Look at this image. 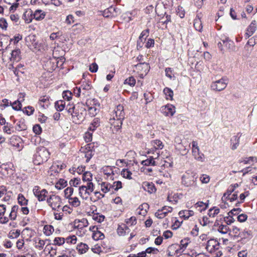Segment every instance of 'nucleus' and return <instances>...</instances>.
<instances>
[{
	"instance_id": "1",
	"label": "nucleus",
	"mask_w": 257,
	"mask_h": 257,
	"mask_svg": "<svg viewBox=\"0 0 257 257\" xmlns=\"http://www.w3.org/2000/svg\"><path fill=\"white\" fill-rule=\"evenodd\" d=\"M66 110L71 115L72 121L76 124L82 122L86 115L85 106L83 103H78L75 105L73 104H68Z\"/></svg>"
},
{
	"instance_id": "2",
	"label": "nucleus",
	"mask_w": 257,
	"mask_h": 257,
	"mask_svg": "<svg viewBox=\"0 0 257 257\" xmlns=\"http://www.w3.org/2000/svg\"><path fill=\"white\" fill-rule=\"evenodd\" d=\"M50 153L44 147H39L37 149L36 153L34 155V163L36 165H40L46 162L49 159Z\"/></svg>"
},
{
	"instance_id": "3",
	"label": "nucleus",
	"mask_w": 257,
	"mask_h": 257,
	"mask_svg": "<svg viewBox=\"0 0 257 257\" xmlns=\"http://www.w3.org/2000/svg\"><path fill=\"white\" fill-rule=\"evenodd\" d=\"M197 177L194 173L186 172L182 176L181 183L185 187H191L196 185Z\"/></svg>"
},
{
	"instance_id": "4",
	"label": "nucleus",
	"mask_w": 257,
	"mask_h": 257,
	"mask_svg": "<svg viewBox=\"0 0 257 257\" xmlns=\"http://www.w3.org/2000/svg\"><path fill=\"white\" fill-rule=\"evenodd\" d=\"M47 202L53 210L57 211H58L62 203L61 198L55 195H51L50 197L47 199Z\"/></svg>"
},
{
	"instance_id": "5",
	"label": "nucleus",
	"mask_w": 257,
	"mask_h": 257,
	"mask_svg": "<svg viewBox=\"0 0 257 257\" xmlns=\"http://www.w3.org/2000/svg\"><path fill=\"white\" fill-rule=\"evenodd\" d=\"M227 83L224 78L213 81L211 83L210 87L212 90L216 91H220L224 90L227 86Z\"/></svg>"
},
{
	"instance_id": "6",
	"label": "nucleus",
	"mask_w": 257,
	"mask_h": 257,
	"mask_svg": "<svg viewBox=\"0 0 257 257\" xmlns=\"http://www.w3.org/2000/svg\"><path fill=\"white\" fill-rule=\"evenodd\" d=\"M88 224V222L86 218H82L80 220H75L74 221V226L80 230L81 233L80 235L85 233L86 230L85 228L87 227Z\"/></svg>"
},
{
	"instance_id": "7",
	"label": "nucleus",
	"mask_w": 257,
	"mask_h": 257,
	"mask_svg": "<svg viewBox=\"0 0 257 257\" xmlns=\"http://www.w3.org/2000/svg\"><path fill=\"white\" fill-rule=\"evenodd\" d=\"M219 247V242L214 239H211L208 240L205 244V248L210 253L214 252L218 250Z\"/></svg>"
},
{
	"instance_id": "8",
	"label": "nucleus",
	"mask_w": 257,
	"mask_h": 257,
	"mask_svg": "<svg viewBox=\"0 0 257 257\" xmlns=\"http://www.w3.org/2000/svg\"><path fill=\"white\" fill-rule=\"evenodd\" d=\"M93 144H88L86 145L84 148H82L80 150L81 152L84 155L86 159V162H88L93 155Z\"/></svg>"
},
{
	"instance_id": "9",
	"label": "nucleus",
	"mask_w": 257,
	"mask_h": 257,
	"mask_svg": "<svg viewBox=\"0 0 257 257\" xmlns=\"http://www.w3.org/2000/svg\"><path fill=\"white\" fill-rule=\"evenodd\" d=\"M93 191L92 186L90 185L87 186V187L84 186L79 187V194L80 197L83 199L87 200Z\"/></svg>"
},
{
	"instance_id": "10",
	"label": "nucleus",
	"mask_w": 257,
	"mask_h": 257,
	"mask_svg": "<svg viewBox=\"0 0 257 257\" xmlns=\"http://www.w3.org/2000/svg\"><path fill=\"white\" fill-rule=\"evenodd\" d=\"M162 113L166 116H173L176 112L175 107L170 104H168L161 107Z\"/></svg>"
},
{
	"instance_id": "11",
	"label": "nucleus",
	"mask_w": 257,
	"mask_h": 257,
	"mask_svg": "<svg viewBox=\"0 0 257 257\" xmlns=\"http://www.w3.org/2000/svg\"><path fill=\"white\" fill-rule=\"evenodd\" d=\"M136 69L140 71V77L143 78L149 71L150 66L147 63H139L136 65Z\"/></svg>"
},
{
	"instance_id": "12",
	"label": "nucleus",
	"mask_w": 257,
	"mask_h": 257,
	"mask_svg": "<svg viewBox=\"0 0 257 257\" xmlns=\"http://www.w3.org/2000/svg\"><path fill=\"white\" fill-rule=\"evenodd\" d=\"M91 87L90 83L89 82L83 83L81 85V95L84 98H87L90 96Z\"/></svg>"
},
{
	"instance_id": "13",
	"label": "nucleus",
	"mask_w": 257,
	"mask_h": 257,
	"mask_svg": "<svg viewBox=\"0 0 257 257\" xmlns=\"http://www.w3.org/2000/svg\"><path fill=\"white\" fill-rule=\"evenodd\" d=\"M114 116L115 117L123 119L124 118V108L122 105H118L114 109L112 114V117Z\"/></svg>"
},
{
	"instance_id": "14",
	"label": "nucleus",
	"mask_w": 257,
	"mask_h": 257,
	"mask_svg": "<svg viewBox=\"0 0 257 257\" xmlns=\"http://www.w3.org/2000/svg\"><path fill=\"white\" fill-rule=\"evenodd\" d=\"M257 29V23L255 21H252L250 24L248 26L245 33V38H248L252 36Z\"/></svg>"
},
{
	"instance_id": "15",
	"label": "nucleus",
	"mask_w": 257,
	"mask_h": 257,
	"mask_svg": "<svg viewBox=\"0 0 257 257\" xmlns=\"http://www.w3.org/2000/svg\"><path fill=\"white\" fill-rule=\"evenodd\" d=\"M123 119L116 118L113 116L112 118H110L109 123L111 125V128L115 129L116 131L119 130L122 125V121ZM113 130H112L113 131Z\"/></svg>"
},
{
	"instance_id": "16",
	"label": "nucleus",
	"mask_w": 257,
	"mask_h": 257,
	"mask_svg": "<svg viewBox=\"0 0 257 257\" xmlns=\"http://www.w3.org/2000/svg\"><path fill=\"white\" fill-rule=\"evenodd\" d=\"M151 145L153 148L148 152V154L153 152L154 151L162 149L164 147L162 142L158 140H154L152 141Z\"/></svg>"
},
{
	"instance_id": "17",
	"label": "nucleus",
	"mask_w": 257,
	"mask_h": 257,
	"mask_svg": "<svg viewBox=\"0 0 257 257\" xmlns=\"http://www.w3.org/2000/svg\"><path fill=\"white\" fill-rule=\"evenodd\" d=\"M20 50L19 49H16L12 51L11 52V57L10 60L12 62H18L21 59Z\"/></svg>"
},
{
	"instance_id": "18",
	"label": "nucleus",
	"mask_w": 257,
	"mask_h": 257,
	"mask_svg": "<svg viewBox=\"0 0 257 257\" xmlns=\"http://www.w3.org/2000/svg\"><path fill=\"white\" fill-rule=\"evenodd\" d=\"M194 211L191 210H183L179 212L180 217L183 218L184 219H188L190 217L194 215Z\"/></svg>"
},
{
	"instance_id": "19",
	"label": "nucleus",
	"mask_w": 257,
	"mask_h": 257,
	"mask_svg": "<svg viewBox=\"0 0 257 257\" xmlns=\"http://www.w3.org/2000/svg\"><path fill=\"white\" fill-rule=\"evenodd\" d=\"M10 144L13 146L14 147H16L18 149H20L21 148V146L20 145V144L21 142V138L17 136H13L10 138Z\"/></svg>"
},
{
	"instance_id": "20",
	"label": "nucleus",
	"mask_w": 257,
	"mask_h": 257,
	"mask_svg": "<svg viewBox=\"0 0 257 257\" xmlns=\"http://www.w3.org/2000/svg\"><path fill=\"white\" fill-rule=\"evenodd\" d=\"M12 172V169L8 167L7 165L4 164L0 166V174L3 176L6 177L10 174H11Z\"/></svg>"
},
{
	"instance_id": "21",
	"label": "nucleus",
	"mask_w": 257,
	"mask_h": 257,
	"mask_svg": "<svg viewBox=\"0 0 257 257\" xmlns=\"http://www.w3.org/2000/svg\"><path fill=\"white\" fill-rule=\"evenodd\" d=\"M192 155L194 158L198 161L203 162L204 161V155L200 153L199 149L192 150Z\"/></svg>"
},
{
	"instance_id": "22",
	"label": "nucleus",
	"mask_w": 257,
	"mask_h": 257,
	"mask_svg": "<svg viewBox=\"0 0 257 257\" xmlns=\"http://www.w3.org/2000/svg\"><path fill=\"white\" fill-rule=\"evenodd\" d=\"M45 15V13L43 11L37 10L33 14V19L34 18L37 21H41L44 19Z\"/></svg>"
},
{
	"instance_id": "23",
	"label": "nucleus",
	"mask_w": 257,
	"mask_h": 257,
	"mask_svg": "<svg viewBox=\"0 0 257 257\" xmlns=\"http://www.w3.org/2000/svg\"><path fill=\"white\" fill-rule=\"evenodd\" d=\"M34 242L35 247L40 250L43 249L46 240L41 239L40 238H35L34 239Z\"/></svg>"
},
{
	"instance_id": "24",
	"label": "nucleus",
	"mask_w": 257,
	"mask_h": 257,
	"mask_svg": "<svg viewBox=\"0 0 257 257\" xmlns=\"http://www.w3.org/2000/svg\"><path fill=\"white\" fill-rule=\"evenodd\" d=\"M101 190L104 193H106L109 192H113L111 184L107 182H102L100 184Z\"/></svg>"
},
{
	"instance_id": "25",
	"label": "nucleus",
	"mask_w": 257,
	"mask_h": 257,
	"mask_svg": "<svg viewBox=\"0 0 257 257\" xmlns=\"http://www.w3.org/2000/svg\"><path fill=\"white\" fill-rule=\"evenodd\" d=\"M55 63L56 60L54 59L52 60H48L45 64V66L46 67V69H47V70L49 71L54 70L56 68Z\"/></svg>"
},
{
	"instance_id": "26",
	"label": "nucleus",
	"mask_w": 257,
	"mask_h": 257,
	"mask_svg": "<svg viewBox=\"0 0 257 257\" xmlns=\"http://www.w3.org/2000/svg\"><path fill=\"white\" fill-rule=\"evenodd\" d=\"M88 249V246L86 244L82 242L78 244L77 246V249L80 254L85 253Z\"/></svg>"
},
{
	"instance_id": "27",
	"label": "nucleus",
	"mask_w": 257,
	"mask_h": 257,
	"mask_svg": "<svg viewBox=\"0 0 257 257\" xmlns=\"http://www.w3.org/2000/svg\"><path fill=\"white\" fill-rule=\"evenodd\" d=\"M144 189L150 193H152L156 191L154 185L152 183L145 182L143 184Z\"/></svg>"
},
{
	"instance_id": "28",
	"label": "nucleus",
	"mask_w": 257,
	"mask_h": 257,
	"mask_svg": "<svg viewBox=\"0 0 257 257\" xmlns=\"http://www.w3.org/2000/svg\"><path fill=\"white\" fill-rule=\"evenodd\" d=\"M23 19L27 24L30 23L33 20V13L31 10H28L23 15Z\"/></svg>"
},
{
	"instance_id": "29",
	"label": "nucleus",
	"mask_w": 257,
	"mask_h": 257,
	"mask_svg": "<svg viewBox=\"0 0 257 257\" xmlns=\"http://www.w3.org/2000/svg\"><path fill=\"white\" fill-rule=\"evenodd\" d=\"M194 27L196 30L201 32L202 30L203 26L202 23L199 17H196L194 20Z\"/></svg>"
},
{
	"instance_id": "30",
	"label": "nucleus",
	"mask_w": 257,
	"mask_h": 257,
	"mask_svg": "<svg viewBox=\"0 0 257 257\" xmlns=\"http://www.w3.org/2000/svg\"><path fill=\"white\" fill-rule=\"evenodd\" d=\"M220 212V209L217 207H214L208 210V215L209 217L214 218Z\"/></svg>"
},
{
	"instance_id": "31",
	"label": "nucleus",
	"mask_w": 257,
	"mask_h": 257,
	"mask_svg": "<svg viewBox=\"0 0 257 257\" xmlns=\"http://www.w3.org/2000/svg\"><path fill=\"white\" fill-rule=\"evenodd\" d=\"M54 231V227L51 225H46L43 228V232L46 236H50Z\"/></svg>"
},
{
	"instance_id": "32",
	"label": "nucleus",
	"mask_w": 257,
	"mask_h": 257,
	"mask_svg": "<svg viewBox=\"0 0 257 257\" xmlns=\"http://www.w3.org/2000/svg\"><path fill=\"white\" fill-rule=\"evenodd\" d=\"M68 202L74 207H77L80 205V201L77 197H71L68 199Z\"/></svg>"
},
{
	"instance_id": "33",
	"label": "nucleus",
	"mask_w": 257,
	"mask_h": 257,
	"mask_svg": "<svg viewBox=\"0 0 257 257\" xmlns=\"http://www.w3.org/2000/svg\"><path fill=\"white\" fill-rule=\"evenodd\" d=\"M65 106V102L63 100H59L55 103V107L57 111H62Z\"/></svg>"
},
{
	"instance_id": "34",
	"label": "nucleus",
	"mask_w": 257,
	"mask_h": 257,
	"mask_svg": "<svg viewBox=\"0 0 257 257\" xmlns=\"http://www.w3.org/2000/svg\"><path fill=\"white\" fill-rule=\"evenodd\" d=\"M195 207L196 208L198 209L199 211L201 212L207 209L208 207V204L199 201L195 204Z\"/></svg>"
},
{
	"instance_id": "35",
	"label": "nucleus",
	"mask_w": 257,
	"mask_h": 257,
	"mask_svg": "<svg viewBox=\"0 0 257 257\" xmlns=\"http://www.w3.org/2000/svg\"><path fill=\"white\" fill-rule=\"evenodd\" d=\"M163 92L166 95L167 99L173 100V91L171 89L168 87H165L164 89Z\"/></svg>"
},
{
	"instance_id": "36",
	"label": "nucleus",
	"mask_w": 257,
	"mask_h": 257,
	"mask_svg": "<svg viewBox=\"0 0 257 257\" xmlns=\"http://www.w3.org/2000/svg\"><path fill=\"white\" fill-rule=\"evenodd\" d=\"M92 237L95 240H101L104 238V235L103 233L97 230L93 233Z\"/></svg>"
},
{
	"instance_id": "37",
	"label": "nucleus",
	"mask_w": 257,
	"mask_h": 257,
	"mask_svg": "<svg viewBox=\"0 0 257 257\" xmlns=\"http://www.w3.org/2000/svg\"><path fill=\"white\" fill-rule=\"evenodd\" d=\"M48 191L44 189L41 190V192L37 195L36 197L39 201H43L45 200Z\"/></svg>"
},
{
	"instance_id": "38",
	"label": "nucleus",
	"mask_w": 257,
	"mask_h": 257,
	"mask_svg": "<svg viewBox=\"0 0 257 257\" xmlns=\"http://www.w3.org/2000/svg\"><path fill=\"white\" fill-rule=\"evenodd\" d=\"M3 131L5 133L11 135L14 132L13 127L10 123H7L3 127Z\"/></svg>"
},
{
	"instance_id": "39",
	"label": "nucleus",
	"mask_w": 257,
	"mask_h": 257,
	"mask_svg": "<svg viewBox=\"0 0 257 257\" xmlns=\"http://www.w3.org/2000/svg\"><path fill=\"white\" fill-rule=\"evenodd\" d=\"M49 103H50L49 98L48 97L46 96L41 97L39 101V104H40V105L43 107H45L44 104H45L46 106H48Z\"/></svg>"
},
{
	"instance_id": "40",
	"label": "nucleus",
	"mask_w": 257,
	"mask_h": 257,
	"mask_svg": "<svg viewBox=\"0 0 257 257\" xmlns=\"http://www.w3.org/2000/svg\"><path fill=\"white\" fill-rule=\"evenodd\" d=\"M92 175L90 172H85L83 174L82 180L84 182L85 181L92 182Z\"/></svg>"
},
{
	"instance_id": "41",
	"label": "nucleus",
	"mask_w": 257,
	"mask_h": 257,
	"mask_svg": "<svg viewBox=\"0 0 257 257\" xmlns=\"http://www.w3.org/2000/svg\"><path fill=\"white\" fill-rule=\"evenodd\" d=\"M85 168V167L83 166H78L77 168L73 167L71 169H70L69 171L71 173H73L76 172L78 174H80L84 171Z\"/></svg>"
},
{
	"instance_id": "42",
	"label": "nucleus",
	"mask_w": 257,
	"mask_h": 257,
	"mask_svg": "<svg viewBox=\"0 0 257 257\" xmlns=\"http://www.w3.org/2000/svg\"><path fill=\"white\" fill-rule=\"evenodd\" d=\"M74 189L71 187H67L64 190V195L66 198L69 199L73 194Z\"/></svg>"
},
{
	"instance_id": "43",
	"label": "nucleus",
	"mask_w": 257,
	"mask_h": 257,
	"mask_svg": "<svg viewBox=\"0 0 257 257\" xmlns=\"http://www.w3.org/2000/svg\"><path fill=\"white\" fill-rule=\"evenodd\" d=\"M65 239L63 237H55L53 240V244L60 246L65 243Z\"/></svg>"
},
{
	"instance_id": "44",
	"label": "nucleus",
	"mask_w": 257,
	"mask_h": 257,
	"mask_svg": "<svg viewBox=\"0 0 257 257\" xmlns=\"http://www.w3.org/2000/svg\"><path fill=\"white\" fill-rule=\"evenodd\" d=\"M20 99V97L19 98L17 101L14 102L12 104L13 108L15 110H19L21 109L22 105L21 103V100Z\"/></svg>"
},
{
	"instance_id": "45",
	"label": "nucleus",
	"mask_w": 257,
	"mask_h": 257,
	"mask_svg": "<svg viewBox=\"0 0 257 257\" xmlns=\"http://www.w3.org/2000/svg\"><path fill=\"white\" fill-rule=\"evenodd\" d=\"M66 185L67 182L64 179H60L55 185V187L59 190H61L66 187Z\"/></svg>"
},
{
	"instance_id": "46",
	"label": "nucleus",
	"mask_w": 257,
	"mask_h": 257,
	"mask_svg": "<svg viewBox=\"0 0 257 257\" xmlns=\"http://www.w3.org/2000/svg\"><path fill=\"white\" fill-rule=\"evenodd\" d=\"M121 175L123 177L128 179H132V173L127 169H123L121 172Z\"/></svg>"
},
{
	"instance_id": "47",
	"label": "nucleus",
	"mask_w": 257,
	"mask_h": 257,
	"mask_svg": "<svg viewBox=\"0 0 257 257\" xmlns=\"http://www.w3.org/2000/svg\"><path fill=\"white\" fill-rule=\"evenodd\" d=\"M18 207L16 206H14L12 208V210L11 213H10L9 217L11 220H15L17 217V212Z\"/></svg>"
},
{
	"instance_id": "48",
	"label": "nucleus",
	"mask_w": 257,
	"mask_h": 257,
	"mask_svg": "<svg viewBox=\"0 0 257 257\" xmlns=\"http://www.w3.org/2000/svg\"><path fill=\"white\" fill-rule=\"evenodd\" d=\"M142 164L144 166H149L150 165H155V161L153 157L148 159L146 160H144L142 162Z\"/></svg>"
},
{
	"instance_id": "49",
	"label": "nucleus",
	"mask_w": 257,
	"mask_h": 257,
	"mask_svg": "<svg viewBox=\"0 0 257 257\" xmlns=\"http://www.w3.org/2000/svg\"><path fill=\"white\" fill-rule=\"evenodd\" d=\"M229 230V227L226 225H221L219 226L218 228V231L222 233L226 234L228 232Z\"/></svg>"
},
{
	"instance_id": "50",
	"label": "nucleus",
	"mask_w": 257,
	"mask_h": 257,
	"mask_svg": "<svg viewBox=\"0 0 257 257\" xmlns=\"http://www.w3.org/2000/svg\"><path fill=\"white\" fill-rule=\"evenodd\" d=\"M112 191H117L119 189L122 188V183L120 181L114 182L113 184L111 185Z\"/></svg>"
},
{
	"instance_id": "51",
	"label": "nucleus",
	"mask_w": 257,
	"mask_h": 257,
	"mask_svg": "<svg viewBox=\"0 0 257 257\" xmlns=\"http://www.w3.org/2000/svg\"><path fill=\"white\" fill-rule=\"evenodd\" d=\"M149 206L147 203H144L142 205L139 207V209H140L142 212H139L140 214H142L143 215H145L147 212V210L149 209Z\"/></svg>"
},
{
	"instance_id": "52",
	"label": "nucleus",
	"mask_w": 257,
	"mask_h": 257,
	"mask_svg": "<svg viewBox=\"0 0 257 257\" xmlns=\"http://www.w3.org/2000/svg\"><path fill=\"white\" fill-rule=\"evenodd\" d=\"M18 200L19 203L21 205H24L27 204L28 200H27L22 194L19 195Z\"/></svg>"
},
{
	"instance_id": "53",
	"label": "nucleus",
	"mask_w": 257,
	"mask_h": 257,
	"mask_svg": "<svg viewBox=\"0 0 257 257\" xmlns=\"http://www.w3.org/2000/svg\"><path fill=\"white\" fill-rule=\"evenodd\" d=\"M200 223L202 226H206L211 223H212V221L209 220V218L207 216H204L201 220H200Z\"/></svg>"
},
{
	"instance_id": "54",
	"label": "nucleus",
	"mask_w": 257,
	"mask_h": 257,
	"mask_svg": "<svg viewBox=\"0 0 257 257\" xmlns=\"http://www.w3.org/2000/svg\"><path fill=\"white\" fill-rule=\"evenodd\" d=\"M11 193H6L4 196L2 197V200L7 202L8 204H10L12 202V199L11 198Z\"/></svg>"
},
{
	"instance_id": "55",
	"label": "nucleus",
	"mask_w": 257,
	"mask_h": 257,
	"mask_svg": "<svg viewBox=\"0 0 257 257\" xmlns=\"http://www.w3.org/2000/svg\"><path fill=\"white\" fill-rule=\"evenodd\" d=\"M84 139L86 143L90 142L92 140V133L88 131L85 133Z\"/></svg>"
},
{
	"instance_id": "56",
	"label": "nucleus",
	"mask_w": 257,
	"mask_h": 257,
	"mask_svg": "<svg viewBox=\"0 0 257 257\" xmlns=\"http://www.w3.org/2000/svg\"><path fill=\"white\" fill-rule=\"evenodd\" d=\"M149 29H146V30L143 31L139 37V40L141 42H143V40L144 39L145 40L146 38L149 36Z\"/></svg>"
},
{
	"instance_id": "57",
	"label": "nucleus",
	"mask_w": 257,
	"mask_h": 257,
	"mask_svg": "<svg viewBox=\"0 0 257 257\" xmlns=\"http://www.w3.org/2000/svg\"><path fill=\"white\" fill-rule=\"evenodd\" d=\"M126 223L128 225H133L137 223V219L136 217L132 216L128 219L125 220Z\"/></svg>"
},
{
	"instance_id": "58",
	"label": "nucleus",
	"mask_w": 257,
	"mask_h": 257,
	"mask_svg": "<svg viewBox=\"0 0 257 257\" xmlns=\"http://www.w3.org/2000/svg\"><path fill=\"white\" fill-rule=\"evenodd\" d=\"M125 84H128L131 86H134L136 84V79L133 77H130L125 81Z\"/></svg>"
},
{
	"instance_id": "59",
	"label": "nucleus",
	"mask_w": 257,
	"mask_h": 257,
	"mask_svg": "<svg viewBox=\"0 0 257 257\" xmlns=\"http://www.w3.org/2000/svg\"><path fill=\"white\" fill-rule=\"evenodd\" d=\"M80 183V179L78 178H75L73 179H71L69 184L71 186L77 187L78 185Z\"/></svg>"
},
{
	"instance_id": "60",
	"label": "nucleus",
	"mask_w": 257,
	"mask_h": 257,
	"mask_svg": "<svg viewBox=\"0 0 257 257\" xmlns=\"http://www.w3.org/2000/svg\"><path fill=\"white\" fill-rule=\"evenodd\" d=\"M144 251H145L146 254L147 253H154V254H156L159 252V250L156 248L150 247L147 248L146 249V250Z\"/></svg>"
},
{
	"instance_id": "61",
	"label": "nucleus",
	"mask_w": 257,
	"mask_h": 257,
	"mask_svg": "<svg viewBox=\"0 0 257 257\" xmlns=\"http://www.w3.org/2000/svg\"><path fill=\"white\" fill-rule=\"evenodd\" d=\"M128 230V228L127 227V226H125L124 227L119 226L117 228L118 234L119 235H123L125 234L126 230Z\"/></svg>"
},
{
	"instance_id": "62",
	"label": "nucleus",
	"mask_w": 257,
	"mask_h": 257,
	"mask_svg": "<svg viewBox=\"0 0 257 257\" xmlns=\"http://www.w3.org/2000/svg\"><path fill=\"white\" fill-rule=\"evenodd\" d=\"M104 216L102 215L95 214L93 216V219L100 223L104 220Z\"/></svg>"
},
{
	"instance_id": "63",
	"label": "nucleus",
	"mask_w": 257,
	"mask_h": 257,
	"mask_svg": "<svg viewBox=\"0 0 257 257\" xmlns=\"http://www.w3.org/2000/svg\"><path fill=\"white\" fill-rule=\"evenodd\" d=\"M25 110L24 112L26 113L28 115L32 114L34 111V108L32 106H29L25 107Z\"/></svg>"
},
{
	"instance_id": "64",
	"label": "nucleus",
	"mask_w": 257,
	"mask_h": 257,
	"mask_svg": "<svg viewBox=\"0 0 257 257\" xmlns=\"http://www.w3.org/2000/svg\"><path fill=\"white\" fill-rule=\"evenodd\" d=\"M155 216L159 218H163L166 215L165 214V212L161 209V210H158L157 212H156Z\"/></svg>"
}]
</instances>
